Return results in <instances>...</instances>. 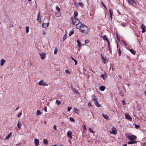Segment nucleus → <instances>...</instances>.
I'll list each match as a JSON object with an SVG mask.
<instances>
[{
	"label": "nucleus",
	"instance_id": "obj_1",
	"mask_svg": "<svg viewBox=\"0 0 146 146\" xmlns=\"http://www.w3.org/2000/svg\"><path fill=\"white\" fill-rule=\"evenodd\" d=\"M80 24V25L78 26H77V28L79 29L80 32L86 34L89 31V29L87 26L83 25L82 23Z\"/></svg>",
	"mask_w": 146,
	"mask_h": 146
},
{
	"label": "nucleus",
	"instance_id": "obj_2",
	"mask_svg": "<svg viewBox=\"0 0 146 146\" xmlns=\"http://www.w3.org/2000/svg\"><path fill=\"white\" fill-rule=\"evenodd\" d=\"M71 20L72 23L76 26V28H77V26H79L80 23H82L80 22L79 20L75 17H72L71 18Z\"/></svg>",
	"mask_w": 146,
	"mask_h": 146
},
{
	"label": "nucleus",
	"instance_id": "obj_3",
	"mask_svg": "<svg viewBox=\"0 0 146 146\" xmlns=\"http://www.w3.org/2000/svg\"><path fill=\"white\" fill-rule=\"evenodd\" d=\"M111 131H110V133L111 134H113L114 135H116L117 131V129L115 127H112L111 129Z\"/></svg>",
	"mask_w": 146,
	"mask_h": 146
},
{
	"label": "nucleus",
	"instance_id": "obj_4",
	"mask_svg": "<svg viewBox=\"0 0 146 146\" xmlns=\"http://www.w3.org/2000/svg\"><path fill=\"white\" fill-rule=\"evenodd\" d=\"M128 134L126 135V137L130 140H133L136 139L137 137L136 136L133 135L131 136L128 135Z\"/></svg>",
	"mask_w": 146,
	"mask_h": 146
},
{
	"label": "nucleus",
	"instance_id": "obj_5",
	"mask_svg": "<svg viewBox=\"0 0 146 146\" xmlns=\"http://www.w3.org/2000/svg\"><path fill=\"white\" fill-rule=\"evenodd\" d=\"M38 84L39 86H43L48 85L45 82H43V80H41L40 81L38 82Z\"/></svg>",
	"mask_w": 146,
	"mask_h": 146
},
{
	"label": "nucleus",
	"instance_id": "obj_6",
	"mask_svg": "<svg viewBox=\"0 0 146 146\" xmlns=\"http://www.w3.org/2000/svg\"><path fill=\"white\" fill-rule=\"evenodd\" d=\"M72 131H69L67 133V136L69 137L71 139L72 138Z\"/></svg>",
	"mask_w": 146,
	"mask_h": 146
},
{
	"label": "nucleus",
	"instance_id": "obj_7",
	"mask_svg": "<svg viewBox=\"0 0 146 146\" xmlns=\"http://www.w3.org/2000/svg\"><path fill=\"white\" fill-rule=\"evenodd\" d=\"M141 28L142 29V33H144L145 32L146 30H145V27L143 24H142L141 26Z\"/></svg>",
	"mask_w": 146,
	"mask_h": 146
},
{
	"label": "nucleus",
	"instance_id": "obj_8",
	"mask_svg": "<svg viewBox=\"0 0 146 146\" xmlns=\"http://www.w3.org/2000/svg\"><path fill=\"white\" fill-rule=\"evenodd\" d=\"M37 21L39 23H40L41 21V18L40 16V13H39L37 16Z\"/></svg>",
	"mask_w": 146,
	"mask_h": 146
},
{
	"label": "nucleus",
	"instance_id": "obj_9",
	"mask_svg": "<svg viewBox=\"0 0 146 146\" xmlns=\"http://www.w3.org/2000/svg\"><path fill=\"white\" fill-rule=\"evenodd\" d=\"M40 56H41V58L42 59H43L44 58L45 54L44 52H42L39 53Z\"/></svg>",
	"mask_w": 146,
	"mask_h": 146
},
{
	"label": "nucleus",
	"instance_id": "obj_10",
	"mask_svg": "<svg viewBox=\"0 0 146 146\" xmlns=\"http://www.w3.org/2000/svg\"><path fill=\"white\" fill-rule=\"evenodd\" d=\"M34 142L35 145L36 146H38L39 143V140L37 139H35L34 140Z\"/></svg>",
	"mask_w": 146,
	"mask_h": 146
},
{
	"label": "nucleus",
	"instance_id": "obj_11",
	"mask_svg": "<svg viewBox=\"0 0 146 146\" xmlns=\"http://www.w3.org/2000/svg\"><path fill=\"white\" fill-rule=\"evenodd\" d=\"M49 25V23H43L42 24V27L44 28H46Z\"/></svg>",
	"mask_w": 146,
	"mask_h": 146
},
{
	"label": "nucleus",
	"instance_id": "obj_12",
	"mask_svg": "<svg viewBox=\"0 0 146 146\" xmlns=\"http://www.w3.org/2000/svg\"><path fill=\"white\" fill-rule=\"evenodd\" d=\"M5 60H4L3 59H1V60L0 65L1 66H3L5 63Z\"/></svg>",
	"mask_w": 146,
	"mask_h": 146
},
{
	"label": "nucleus",
	"instance_id": "obj_13",
	"mask_svg": "<svg viewBox=\"0 0 146 146\" xmlns=\"http://www.w3.org/2000/svg\"><path fill=\"white\" fill-rule=\"evenodd\" d=\"M125 117L127 119H130V121H131L132 118L130 116V115L128 114H125Z\"/></svg>",
	"mask_w": 146,
	"mask_h": 146
},
{
	"label": "nucleus",
	"instance_id": "obj_14",
	"mask_svg": "<svg viewBox=\"0 0 146 146\" xmlns=\"http://www.w3.org/2000/svg\"><path fill=\"white\" fill-rule=\"evenodd\" d=\"M101 56L102 58V61H103L104 63V64H105L106 63V58H104L103 57V56L102 54H101Z\"/></svg>",
	"mask_w": 146,
	"mask_h": 146
},
{
	"label": "nucleus",
	"instance_id": "obj_15",
	"mask_svg": "<svg viewBox=\"0 0 146 146\" xmlns=\"http://www.w3.org/2000/svg\"><path fill=\"white\" fill-rule=\"evenodd\" d=\"M107 76L106 74L105 73V74H102L100 76V77H102L104 80Z\"/></svg>",
	"mask_w": 146,
	"mask_h": 146
},
{
	"label": "nucleus",
	"instance_id": "obj_16",
	"mask_svg": "<svg viewBox=\"0 0 146 146\" xmlns=\"http://www.w3.org/2000/svg\"><path fill=\"white\" fill-rule=\"evenodd\" d=\"M55 15L57 17H59L61 16V14L59 11L56 12L55 13Z\"/></svg>",
	"mask_w": 146,
	"mask_h": 146
},
{
	"label": "nucleus",
	"instance_id": "obj_17",
	"mask_svg": "<svg viewBox=\"0 0 146 146\" xmlns=\"http://www.w3.org/2000/svg\"><path fill=\"white\" fill-rule=\"evenodd\" d=\"M128 1V3L130 5H133V2L135 3V1L133 0H127Z\"/></svg>",
	"mask_w": 146,
	"mask_h": 146
},
{
	"label": "nucleus",
	"instance_id": "obj_18",
	"mask_svg": "<svg viewBox=\"0 0 146 146\" xmlns=\"http://www.w3.org/2000/svg\"><path fill=\"white\" fill-rule=\"evenodd\" d=\"M105 89V87L104 86H101L100 87V90L101 91H104Z\"/></svg>",
	"mask_w": 146,
	"mask_h": 146
},
{
	"label": "nucleus",
	"instance_id": "obj_19",
	"mask_svg": "<svg viewBox=\"0 0 146 146\" xmlns=\"http://www.w3.org/2000/svg\"><path fill=\"white\" fill-rule=\"evenodd\" d=\"M102 116L105 119H109V117L106 115H105L104 114H102Z\"/></svg>",
	"mask_w": 146,
	"mask_h": 146
},
{
	"label": "nucleus",
	"instance_id": "obj_20",
	"mask_svg": "<svg viewBox=\"0 0 146 146\" xmlns=\"http://www.w3.org/2000/svg\"><path fill=\"white\" fill-rule=\"evenodd\" d=\"M70 58L72 59V60H73L75 62V65H76L77 64V62L73 57L72 56L70 57Z\"/></svg>",
	"mask_w": 146,
	"mask_h": 146
},
{
	"label": "nucleus",
	"instance_id": "obj_21",
	"mask_svg": "<svg viewBox=\"0 0 146 146\" xmlns=\"http://www.w3.org/2000/svg\"><path fill=\"white\" fill-rule=\"evenodd\" d=\"M12 134L11 133H9L7 136H6V137L5 138V140L8 139L11 136Z\"/></svg>",
	"mask_w": 146,
	"mask_h": 146
},
{
	"label": "nucleus",
	"instance_id": "obj_22",
	"mask_svg": "<svg viewBox=\"0 0 146 146\" xmlns=\"http://www.w3.org/2000/svg\"><path fill=\"white\" fill-rule=\"evenodd\" d=\"M21 125L22 124L19 121L17 125V126L18 128L19 129H20Z\"/></svg>",
	"mask_w": 146,
	"mask_h": 146
},
{
	"label": "nucleus",
	"instance_id": "obj_23",
	"mask_svg": "<svg viewBox=\"0 0 146 146\" xmlns=\"http://www.w3.org/2000/svg\"><path fill=\"white\" fill-rule=\"evenodd\" d=\"M95 104L96 106L98 107H100L101 106V104H100L97 101L95 102Z\"/></svg>",
	"mask_w": 146,
	"mask_h": 146
},
{
	"label": "nucleus",
	"instance_id": "obj_24",
	"mask_svg": "<svg viewBox=\"0 0 146 146\" xmlns=\"http://www.w3.org/2000/svg\"><path fill=\"white\" fill-rule=\"evenodd\" d=\"M77 42L78 43L77 46H78V47H80L81 46V44L80 43V42L79 40H77Z\"/></svg>",
	"mask_w": 146,
	"mask_h": 146
},
{
	"label": "nucleus",
	"instance_id": "obj_25",
	"mask_svg": "<svg viewBox=\"0 0 146 146\" xmlns=\"http://www.w3.org/2000/svg\"><path fill=\"white\" fill-rule=\"evenodd\" d=\"M129 51L133 54H135V52L132 49H130Z\"/></svg>",
	"mask_w": 146,
	"mask_h": 146
},
{
	"label": "nucleus",
	"instance_id": "obj_26",
	"mask_svg": "<svg viewBox=\"0 0 146 146\" xmlns=\"http://www.w3.org/2000/svg\"><path fill=\"white\" fill-rule=\"evenodd\" d=\"M108 48L109 51H110V52H111V48L110 47V42H109V41H108Z\"/></svg>",
	"mask_w": 146,
	"mask_h": 146
},
{
	"label": "nucleus",
	"instance_id": "obj_27",
	"mask_svg": "<svg viewBox=\"0 0 146 146\" xmlns=\"http://www.w3.org/2000/svg\"><path fill=\"white\" fill-rule=\"evenodd\" d=\"M72 90H73V91L74 93H76L77 94H78V91H77V90H76L75 88H72Z\"/></svg>",
	"mask_w": 146,
	"mask_h": 146
},
{
	"label": "nucleus",
	"instance_id": "obj_28",
	"mask_svg": "<svg viewBox=\"0 0 146 146\" xmlns=\"http://www.w3.org/2000/svg\"><path fill=\"white\" fill-rule=\"evenodd\" d=\"M136 143V141H129L128 142V143L129 144H133V143Z\"/></svg>",
	"mask_w": 146,
	"mask_h": 146
},
{
	"label": "nucleus",
	"instance_id": "obj_29",
	"mask_svg": "<svg viewBox=\"0 0 146 146\" xmlns=\"http://www.w3.org/2000/svg\"><path fill=\"white\" fill-rule=\"evenodd\" d=\"M41 113L39 110H37L36 112V115L38 116L41 114Z\"/></svg>",
	"mask_w": 146,
	"mask_h": 146
},
{
	"label": "nucleus",
	"instance_id": "obj_30",
	"mask_svg": "<svg viewBox=\"0 0 146 146\" xmlns=\"http://www.w3.org/2000/svg\"><path fill=\"white\" fill-rule=\"evenodd\" d=\"M102 37L104 40H106L108 42V40L107 38V37L106 35H104V36H102Z\"/></svg>",
	"mask_w": 146,
	"mask_h": 146
},
{
	"label": "nucleus",
	"instance_id": "obj_31",
	"mask_svg": "<svg viewBox=\"0 0 146 146\" xmlns=\"http://www.w3.org/2000/svg\"><path fill=\"white\" fill-rule=\"evenodd\" d=\"M78 14V12L76 11H74V17H76L77 16Z\"/></svg>",
	"mask_w": 146,
	"mask_h": 146
},
{
	"label": "nucleus",
	"instance_id": "obj_32",
	"mask_svg": "<svg viewBox=\"0 0 146 146\" xmlns=\"http://www.w3.org/2000/svg\"><path fill=\"white\" fill-rule=\"evenodd\" d=\"M43 143L44 144H48V141L47 139H44L43 140Z\"/></svg>",
	"mask_w": 146,
	"mask_h": 146
},
{
	"label": "nucleus",
	"instance_id": "obj_33",
	"mask_svg": "<svg viewBox=\"0 0 146 146\" xmlns=\"http://www.w3.org/2000/svg\"><path fill=\"white\" fill-rule=\"evenodd\" d=\"M56 103L57 104L58 106H59V104L61 103L60 101H58V100H56Z\"/></svg>",
	"mask_w": 146,
	"mask_h": 146
},
{
	"label": "nucleus",
	"instance_id": "obj_34",
	"mask_svg": "<svg viewBox=\"0 0 146 146\" xmlns=\"http://www.w3.org/2000/svg\"><path fill=\"white\" fill-rule=\"evenodd\" d=\"M67 38V36L66 34H65L63 37V40H64Z\"/></svg>",
	"mask_w": 146,
	"mask_h": 146
},
{
	"label": "nucleus",
	"instance_id": "obj_35",
	"mask_svg": "<svg viewBox=\"0 0 146 146\" xmlns=\"http://www.w3.org/2000/svg\"><path fill=\"white\" fill-rule=\"evenodd\" d=\"M78 5H79V6H80L81 7H83V4L81 3H78Z\"/></svg>",
	"mask_w": 146,
	"mask_h": 146
},
{
	"label": "nucleus",
	"instance_id": "obj_36",
	"mask_svg": "<svg viewBox=\"0 0 146 146\" xmlns=\"http://www.w3.org/2000/svg\"><path fill=\"white\" fill-rule=\"evenodd\" d=\"M29 32V27H26V32L28 33Z\"/></svg>",
	"mask_w": 146,
	"mask_h": 146
},
{
	"label": "nucleus",
	"instance_id": "obj_37",
	"mask_svg": "<svg viewBox=\"0 0 146 146\" xmlns=\"http://www.w3.org/2000/svg\"><path fill=\"white\" fill-rule=\"evenodd\" d=\"M70 119L71 121L74 122L75 120L73 118L70 117Z\"/></svg>",
	"mask_w": 146,
	"mask_h": 146
},
{
	"label": "nucleus",
	"instance_id": "obj_38",
	"mask_svg": "<svg viewBox=\"0 0 146 146\" xmlns=\"http://www.w3.org/2000/svg\"><path fill=\"white\" fill-rule=\"evenodd\" d=\"M93 100L94 101V103H95V102L98 101V98H96L94 99Z\"/></svg>",
	"mask_w": 146,
	"mask_h": 146
},
{
	"label": "nucleus",
	"instance_id": "obj_39",
	"mask_svg": "<svg viewBox=\"0 0 146 146\" xmlns=\"http://www.w3.org/2000/svg\"><path fill=\"white\" fill-rule=\"evenodd\" d=\"M89 130L92 133H94V131H93L92 129L91 128H89Z\"/></svg>",
	"mask_w": 146,
	"mask_h": 146
},
{
	"label": "nucleus",
	"instance_id": "obj_40",
	"mask_svg": "<svg viewBox=\"0 0 146 146\" xmlns=\"http://www.w3.org/2000/svg\"><path fill=\"white\" fill-rule=\"evenodd\" d=\"M96 98V96H95V95L94 94L92 96V100H93L94 99H95V98Z\"/></svg>",
	"mask_w": 146,
	"mask_h": 146
},
{
	"label": "nucleus",
	"instance_id": "obj_41",
	"mask_svg": "<svg viewBox=\"0 0 146 146\" xmlns=\"http://www.w3.org/2000/svg\"><path fill=\"white\" fill-rule=\"evenodd\" d=\"M134 125L135 126V127L137 129H138L140 127V126L137 124H135Z\"/></svg>",
	"mask_w": 146,
	"mask_h": 146
},
{
	"label": "nucleus",
	"instance_id": "obj_42",
	"mask_svg": "<svg viewBox=\"0 0 146 146\" xmlns=\"http://www.w3.org/2000/svg\"><path fill=\"white\" fill-rule=\"evenodd\" d=\"M74 33V32L73 31H71L70 33H69V36H71Z\"/></svg>",
	"mask_w": 146,
	"mask_h": 146
},
{
	"label": "nucleus",
	"instance_id": "obj_43",
	"mask_svg": "<svg viewBox=\"0 0 146 146\" xmlns=\"http://www.w3.org/2000/svg\"><path fill=\"white\" fill-rule=\"evenodd\" d=\"M57 50L56 48H55V50L54 51V53L55 54H56V53H57Z\"/></svg>",
	"mask_w": 146,
	"mask_h": 146
},
{
	"label": "nucleus",
	"instance_id": "obj_44",
	"mask_svg": "<svg viewBox=\"0 0 146 146\" xmlns=\"http://www.w3.org/2000/svg\"><path fill=\"white\" fill-rule=\"evenodd\" d=\"M56 10L58 11H59L60 10V8L58 6L56 7Z\"/></svg>",
	"mask_w": 146,
	"mask_h": 146
},
{
	"label": "nucleus",
	"instance_id": "obj_45",
	"mask_svg": "<svg viewBox=\"0 0 146 146\" xmlns=\"http://www.w3.org/2000/svg\"><path fill=\"white\" fill-rule=\"evenodd\" d=\"M22 114V112H21V113H19V114H18V116H17V117L18 118L20 117H21V115Z\"/></svg>",
	"mask_w": 146,
	"mask_h": 146
},
{
	"label": "nucleus",
	"instance_id": "obj_46",
	"mask_svg": "<svg viewBox=\"0 0 146 146\" xmlns=\"http://www.w3.org/2000/svg\"><path fill=\"white\" fill-rule=\"evenodd\" d=\"M42 34L43 35H45L46 34V32L44 31H43L42 32Z\"/></svg>",
	"mask_w": 146,
	"mask_h": 146
},
{
	"label": "nucleus",
	"instance_id": "obj_47",
	"mask_svg": "<svg viewBox=\"0 0 146 146\" xmlns=\"http://www.w3.org/2000/svg\"><path fill=\"white\" fill-rule=\"evenodd\" d=\"M118 54H119V55L120 56L121 54V51L120 50V49H118Z\"/></svg>",
	"mask_w": 146,
	"mask_h": 146
},
{
	"label": "nucleus",
	"instance_id": "obj_48",
	"mask_svg": "<svg viewBox=\"0 0 146 146\" xmlns=\"http://www.w3.org/2000/svg\"><path fill=\"white\" fill-rule=\"evenodd\" d=\"M65 72L67 74H69L70 73V72L68 70H65Z\"/></svg>",
	"mask_w": 146,
	"mask_h": 146
},
{
	"label": "nucleus",
	"instance_id": "obj_49",
	"mask_svg": "<svg viewBox=\"0 0 146 146\" xmlns=\"http://www.w3.org/2000/svg\"><path fill=\"white\" fill-rule=\"evenodd\" d=\"M53 128L55 130H57V129H56V126L54 125V126H53Z\"/></svg>",
	"mask_w": 146,
	"mask_h": 146
},
{
	"label": "nucleus",
	"instance_id": "obj_50",
	"mask_svg": "<svg viewBox=\"0 0 146 146\" xmlns=\"http://www.w3.org/2000/svg\"><path fill=\"white\" fill-rule=\"evenodd\" d=\"M71 108H70V107H68V111H70V110H71Z\"/></svg>",
	"mask_w": 146,
	"mask_h": 146
},
{
	"label": "nucleus",
	"instance_id": "obj_51",
	"mask_svg": "<svg viewBox=\"0 0 146 146\" xmlns=\"http://www.w3.org/2000/svg\"><path fill=\"white\" fill-rule=\"evenodd\" d=\"M102 5L105 7V8H106V6H105V5L103 3V2H102Z\"/></svg>",
	"mask_w": 146,
	"mask_h": 146
},
{
	"label": "nucleus",
	"instance_id": "obj_52",
	"mask_svg": "<svg viewBox=\"0 0 146 146\" xmlns=\"http://www.w3.org/2000/svg\"><path fill=\"white\" fill-rule=\"evenodd\" d=\"M109 12H110V15H112V13L111 12V11L110 9H109Z\"/></svg>",
	"mask_w": 146,
	"mask_h": 146
},
{
	"label": "nucleus",
	"instance_id": "obj_53",
	"mask_svg": "<svg viewBox=\"0 0 146 146\" xmlns=\"http://www.w3.org/2000/svg\"><path fill=\"white\" fill-rule=\"evenodd\" d=\"M44 110L45 112H46L47 111L46 107H45L44 109Z\"/></svg>",
	"mask_w": 146,
	"mask_h": 146
},
{
	"label": "nucleus",
	"instance_id": "obj_54",
	"mask_svg": "<svg viewBox=\"0 0 146 146\" xmlns=\"http://www.w3.org/2000/svg\"><path fill=\"white\" fill-rule=\"evenodd\" d=\"M13 27V25L12 24H10L9 25V27L10 28Z\"/></svg>",
	"mask_w": 146,
	"mask_h": 146
},
{
	"label": "nucleus",
	"instance_id": "obj_55",
	"mask_svg": "<svg viewBox=\"0 0 146 146\" xmlns=\"http://www.w3.org/2000/svg\"><path fill=\"white\" fill-rule=\"evenodd\" d=\"M89 41L88 40H85V43H88Z\"/></svg>",
	"mask_w": 146,
	"mask_h": 146
},
{
	"label": "nucleus",
	"instance_id": "obj_56",
	"mask_svg": "<svg viewBox=\"0 0 146 146\" xmlns=\"http://www.w3.org/2000/svg\"><path fill=\"white\" fill-rule=\"evenodd\" d=\"M88 105L92 107V106L91 105V103L90 102H89L88 104Z\"/></svg>",
	"mask_w": 146,
	"mask_h": 146
},
{
	"label": "nucleus",
	"instance_id": "obj_57",
	"mask_svg": "<svg viewBox=\"0 0 146 146\" xmlns=\"http://www.w3.org/2000/svg\"><path fill=\"white\" fill-rule=\"evenodd\" d=\"M78 110L76 108H74V111L75 112L78 111Z\"/></svg>",
	"mask_w": 146,
	"mask_h": 146
},
{
	"label": "nucleus",
	"instance_id": "obj_58",
	"mask_svg": "<svg viewBox=\"0 0 146 146\" xmlns=\"http://www.w3.org/2000/svg\"><path fill=\"white\" fill-rule=\"evenodd\" d=\"M122 103H123V105H125V101H124V100H122Z\"/></svg>",
	"mask_w": 146,
	"mask_h": 146
},
{
	"label": "nucleus",
	"instance_id": "obj_59",
	"mask_svg": "<svg viewBox=\"0 0 146 146\" xmlns=\"http://www.w3.org/2000/svg\"><path fill=\"white\" fill-rule=\"evenodd\" d=\"M84 130L86 129V127L85 126V125H84Z\"/></svg>",
	"mask_w": 146,
	"mask_h": 146
},
{
	"label": "nucleus",
	"instance_id": "obj_60",
	"mask_svg": "<svg viewBox=\"0 0 146 146\" xmlns=\"http://www.w3.org/2000/svg\"><path fill=\"white\" fill-rule=\"evenodd\" d=\"M110 19H111V20L112 19V15H110Z\"/></svg>",
	"mask_w": 146,
	"mask_h": 146
},
{
	"label": "nucleus",
	"instance_id": "obj_61",
	"mask_svg": "<svg viewBox=\"0 0 146 146\" xmlns=\"http://www.w3.org/2000/svg\"><path fill=\"white\" fill-rule=\"evenodd\" d=\"M144 93L145 96H146V91H145Z\"/></svg>",
	"mask_w": 146,
	"mask_h": 146
},
{
	"label": "nucleus",
	"instance_id": "obj_62",
	"mask_svg": "<svg viewBox=\"0 0 146 146\" xmlns=\"http://www.w3.org/2000/svg\"><path fill=\"white\" fill-rule=\"evenodd\" d=\"M122 146H127V145L126 144H124Z\"/></svg>",
	"mask_w": 146,
	"mask_h": 146
},
{
	"label": "nucleus",
	"instance_id": "obj_63",
	"mask_svg": "<svg viewBox=\"0 0 146 146\" xmlns=\"http://www.w3.org/2000/svg\"><path fill=\"white\" fill-rule=\"evenodd\" d=\"M19 109L18 107H17L16 109L15 110H17Z\"/></svg>",
	"mask_w": 146,
	"mask_h": 146
},
{
	"label": "nucleus",
	"instance_id": "obj_64",
	"mask_svg": "<svg viewBox=\"0 0 146 146\" xmlns=\"http://www.w3.org/2000/svg\"><path fill=\"white\" fill-rule=\"evenodd\" d=\"M52 146H57L56 145H52Z\"/></svg>",
	"mask_w": 146,
	"mask_h": 146
}]
</instances>
